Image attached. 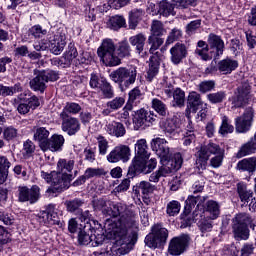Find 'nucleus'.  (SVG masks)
<instances>
[{
  "label": "nucleus",
  "mask_w": 256,
  "mask_h": 256,
  "mask_svg": "<svg viewBox=\"0 0 256 256\" xmlns=\"http://www.w3.org/2000/svg\"><path fill=\"white\" fill-rule=\"evenodd\" d=\"M105 217L117 219L112 230L114 241L119 251L124 255L133 249L137 243V232L139 231V220L137 213L129 209L127 204L121 202H110L109 209L104 210Z\"/></svg>",
  "instance_id": "obj_1"
},
{
  "label": "nucleus",
  "mask_w": 256,
  "mask_h": 256,
  "mask_svg": "<svg viewBox=\"0 0 256 256\" xmlns=\"http://www.w3.org/2000/svg\"><path fill=\"white\" fill-rule=\"evenodd\" d=\"M152 151H155L156 155L160 157L162 167L159 168L158 173L160 177H167L175 171H179L183 165V156L181 153H175L171 157V148L169 143L163 138H155L151 142Z\"/></svg>",
  "instance_id": "obj_2"
},
{
  "label": "nucleus",
  "mask_w": 256,
  "mask_h": 256,
  "mask_svg": "<svg viewBox=\"0 0 256 256\" xmlns=\"http://www.w3.org/2000/svg\"><path fill=\"white\" fill-rule=\"evenodd\" d=\"M255 231L256 225L253 218L247 213H240L233 219L232 231L236 241H247L249 239V227Z\"/></svg>",
  "instance_id": "obj_3"
},
{
  "label": "nucleus",
  "mask_w": 256,
  "mask_h": 256,
  "mask_svg": "<svg viewBox=\"0 0 256 256\" xmlns=\"http://www.w3.org/2000/svg\"><path fill=\"white\" fill-rule=\"evenodd\" d=\"M113 83L119 86L121 91H126L137 81V68L119 67L109 74Z\"/></svg>",
  "instance_id": "obj_4"
},
{
  "label": "nucleus",
  "mask_w": 256,
  "mask_h": 256,
  "mask_svg": "<svg viewBox=\"0 0 256 256\" xmlns=\"http://www.w3.org/2000/svg\"><path fill=\"white\" fill-rule=\"evenodd\" d=\"M97 53L106 67H117V65H121V59L115 55V43H113V40H103Z\"/></svg>",
  "instance_id": "obj_5"
},
{
  "label": "nucleus",
  "mask_w": 256,
  "mask_h": 256,
  "mask_svg": "<svg viewBox=\"0 0 256 256\" xmlns=\"http://www.w3.org/2000/svg\"><path fill=\"white\" fill-rule=\"evenodd\" d=\"M35 77L30 80V87L33 91H40L45 93L47 89V83L49 81H57L59 79V73L53 70H34Z\"/></svg>",
  "instance_id": "obj_6"
},
{
  "label": "nucleus",
  "mask_w": 256,
  "mask_h": 256,
  "mask_svg": "<svg viewBox=\"0 0 256 256\" xmlns=\"http://www.w3.org/2000/svg\"><path fill=\"white\" fill-rule=\"evenodd\" d=\"M224 152L225 150L221 149V146L214 142H209L208 144L201 146L196 153L197 168L205 171V169H207V161H209V157H211V155L215 156Z\"/></svg>",
  "instance_id": "obj_7"
},
{
  "label": "nucleus",
  "mask_w": 256,
  "mask_h": 256,
  "mask_svg": "<svg viewBox=\"0 0 256 256\" xmlns=\"http://www.w3.org/2000/svg\"><path fill=\"white\" fill-rule=\"evenodd\" d=\"M75 167V160L71 159H59L57 162V171L62 179V186L64 189H69V183L75 179V176L71 174Z\"/></svg>",
  "instance_id": "obj_8"
},
{
  "label": "nucleus",
  "mask_w": 256,
  "mask_h": 256,
  "mask_svg": "<svg viewBox=\"0 0 256 256\" xmlns=\"http://www.w3.org/2000/svg\"><path fill=\"white\" fill-rule=\"evenodd\" d=\"M191 238L187 234L173 237L168 244V253L172 256H181L189 249Z\"/></svg>",
  "instance_id": "obj_9"
},
{
  "label": "nucleus",
  "mask_w": 256,
  "mask_h": 256,
  "mask_svg": "<svg viewBox=\"0 0 256 256\" xmlns=\"http://www.w3.org/2000/svg\"><path fill=\"white\" fill-rule=\"evenodd\" d=\"M41 198V188L33 185L31 188L27 186H20L18 188V201L20 203H30L33 205Z\"/></svg>",
  "instance_id": "obj_10"
},
{
  "label": "nucleus",
  "mask_w": 256,
  "mask_h": 256,
  "mask_svg": "<svg viewBox=\"0 0 256 256\" xmlns=\"http://www.w3.org/2000/svg\"><path fill=\"white\" fill-rule=\"evenodd\" d=\"M255 118V110L252 107L245 109L242 116L235 118V127L237 133H247L253 125V119Z\"/></svg>",
  "instance_id": "obj_11"
},
{
  "label": "nucleus",
  "mask_w": 256,
  "mask_h": 256,
  "mask_svg": "<svg viewBox=\"0 0 256 256\" xmlns=\"http://www.w3.org/2000/svg\"><path fill=\"white\" fill-rule=\"evenodd\" d=\"M155 121H157V115H155V113L145 109H140L137 111L133 119L134 129L135 131H139L144 125H153Z\"/></svg>",
  "instance_id": "obj_12"
},
{
  "label": "nucleus",
  "mask_w": 256,
  "mask_h": 256,
  "mask_svg": "<svg viewBox=\"0 0 256 256\" xmlns=\"http://www.w3.org/2000/svg\"><path fill=\"white\" fill-rule=\"evenodd\" d=\"M131 159V148L127 145H119L116 146L108 155L107 161L109 163H119L122 161L123 163H127Z\"/></svg>",
  "instance_id": "obj_13"
},
{
  "label": "nucleus",
  "mask_w": 256,
  "mask_h": 256,
  "mask_svg": "<svg viewBox=\"0 0 256 256\" xmlns=\"http://www.w3.org/2000/svg\"><path fill=\"white\" fill-rule=\"evenodd\" d=\"M249 93H251V86L248 84L239 86L232 99V109L245 107V105H247V101H249Z\"/></svg>",
  "instance_id": "obj_14"
},
{
  "label": "nucleus",
  "mask_w": 256,
  "mask_h": 256,
  "mask_svg": "<svg viewBox=\"0 0 256 256\" xmlns=\"http://www.w3.org/2000/svg\"><path fill=\"white\" fill-rule=\"evenodd\" d=\"M62 119V131L67 133V135H77L81 131V122L75 117H70L69 115L60 114Z\"/></svg>",
  "instance_id": "obj_15"
},
{
  "label": "nucleus",
  "mask_w": 256,
  "mask_h": 256,
  "mask_svg": "<svg viewBox=\"0 0 256 256\" xmlns=\"http://www.w3.org/2000/svg\"><path fill=\"white\" fill-rule=\"evenodd\" d=\"M37 219L39 223H43L44 225H55L59 223V215H57V211H55V205L49 204L46 210H42L38 213Z\"/></svg>",
  "instance_id": "obj_16"
},
{
  "label": "nucleus",
  "mask_w": 256,
  "mask_h": 256,
  "mask_svg": "<svg viewBox=\"0 0 256 256\" xmlns=\"http://www.w3.org/2000/svg\"><path fill=\"white\" fill-rule=\"evenodd\" d=\"M208 45L210 49V53L212 57H221L223 55V51H225V42L221 38V36L216 34H209L208 35Z\"/></svg>",
  "instance_id": "obj_17"
},
{
  "label": "nucleus",
  "mask_w": 256,
  "mask_h": 256,
  "mask_svg": "<svg viewBox=\"0 0 256 256\" xmlns=\"http://www.w3.org/2000/svg\"><path fill=\"white\" fill-rule=\"evenodd\" d=\"M160 129L167 135H172V133H177L181 129V120L176 115L162 119L159 123Z\"/></svg>",
  "instance_id": "obj_18"
},
{
  "label": "nucleus",
  "mask_w": 256,
  "mask_h": 256,
  "mask_svg": "<svg viewBox=\"0 0 256 256\" xmlns=\"http://www.w3.org/2000/svg\"><path fill=\"white\" fill-rule=\"evenodd\" d=\"M187 54V46L178 42L170 49V60L174 65H179L187 57Z\"/></svg>",
  "instance_id": "obj_19"
},
{
  "label": "nucleus",
  "mask_w": 256,
  "mask_h": 256,
  "mask_svg": "<svg viewBox=\"0 0 256 256\" xmlns=\"http://www.w3.org/2000/svg\"><path fill=\"white\" fill-rule=\"evenodd\" d=\"M65 39H66L65 35L59 34V33L50 37V40H49L50 53H53V55H61V53H63V49H65V45H67V42L65 41Z\"/></svg>",
  "instance_id": "obj_20"
},
{
  "label": "nucleus",
  "mask_w": 256,
  "mask_h": 256,
  "mask_svg": "<svg viewBox=\"0 0 256 256\" xmlns=\"http://www.w3.org/2000/svg\"><path fill=\"white\" fill-rule=\"evenodd\" d=\"M41 177L46 181V183H51L53 189L56 191H63V179H61V175H59L56 171H52L51 173L41 171Z\"/></svg>",
  "instance_id": "obj_21"
},
{
  "label": "nucleus",
  "mask_w": 256,
  "mask_h": 256,
  "mask_svg": "<svg viewBox=\"0 0 256 256\" xmlns=\"http://www.w3.org/2000/svg\"><path fill=\"white\" fill-rule=\"evenodd\" d=\"M63 145H65V138L63 135L53 134L48 138V142H46V146H44L42 151H61V149H63Z\"/></svg>",
  "instance_id": "obj_22"
},
{
  "label": "nucleus",
  "mask_w": 256,
  "mask_h": 256,
  "mask_svg": "<svg viewBox=\"0 0 256 256\" xmlns=\"http://www.w3.org/2000/svg\"><path fill=\"white\" fill-rule=\"evenodd\" d=\"M32 131L34 133L33 139L37 141V143H39L40 149H42L43 151V149L45 148L49 140V135H50L49 130H47V128L45 127L34 126Z\"/></svg>",
  "instance_id": "obj_23"
},
{
  "label": "nucleus",
  "mask_w": 256,
  "mask_h": 256,
  "mask_svg": "<svg viewBox=\"0 0 256 256\" xmlns=\"http://www.w3.org/2000/svg\"><path fill=\"white\" fill-rule=\"evenodd\" d=\"M145 159L149 158L136 156L132 160V164L128 168V175H130V177H135V175H139V173H144L145 175Z\"/></svg>",
  "instance_id": "obj_24"
},
{
  "label": "nucleus",
  "mask_w": 256,
  "mask_h": 256,
  "mask_svg": "<svg viewBox=\"0 0 256 256\" xmlns=\"http://www.w3.org/2000/svg\"><path fill=\"white\" fill-rule=\"evenodd\" d=\"M239 67V62L231 58H226L218 62V70L222 75H231L232 71H235Z\"/></svg>",
  "instance_id": "obj_25"
},
{
  "label": "nucleus",
  "mask_w": 256,
  "mask_h": 256,
  "mask_svg": "<svg viewBox=\"0 0 256 256\" xmlns=\"http://www.w3.org/2000/svg\"><path fill=\"white\" fill-rule=\"evenodd\" d=\"M238 171L253 175L256 171V157L244 158L237 163Z\"/></svg>",
  "instance_id": "obj_26"
},
{
  "label": "nucleus",
  "mask_w": 256,
  "mask_h": 256,
  "mask_svg": "<svg viewBox=\"0 0 256 256\" xmlns=\"http://www.w3.org/2000/svg\"><path fill=\"white\" fill-rule=\"evenodd\" d=\"M204 211L208 214L209 219L214 221V219H217L219 215H221V206L219 205V202L209 200L205 204Z\"/></svg>",
  "instance_id": "obj_27"
},
{
  "label": "nucleus",
  "mask_w": 256,
  "mask_h": 256,
  "mask_svg": "<svg viewBox=\"0 0 256 256\" xmlns=\"http://www.w3.org/2000/svg\"><path fill=\"white\" fill-rule=\"evenodd\" d=\"M159 65V56L152 55L150 57L149 69L146 76L147 81H153V79L157 77L159 74Z\"/></svg>",
  "instance_id": "obj_28"
},
{
  "label": "nucleus",
  "mask_w": 256,
  "mask_h": 256,
  "mask_svg": "<svg viewBox=\"0 0 256 256\" xmlns=\"http://www.w3.org/2000/svg\"><path fill=\"white\" fill-rule=\"evenodd\" d=\"M207 198L205 196H193L190 195L188 196V198L185 201V213L189 214L191 213V211H193V209H195V205H197V207H199L200 205H202L203 203H205V200Z\"/></svg>",
  "instance_id": "obj_29"
},
{
  "label": "nucleus",
  "mask_w": 256,
  "mask_h": 256,
  "mask_svg": "<svg viewBox=\"0 0 256 256\" xmlns=\"http://www.w3.org/2000/svg\"><path fill=\"white\" fill-rule=\"evenodd\" d=\"M107 133L113 137H124L127 131L121 122L113 121L107 125Z\"/></svg>",
  "instance_id": "obj_30"
},
{
  "label": "nucleus",
  "mask_w": 256,
  "mask_h": 256,
  "mask_svg": "<svg viewBox=\"0 0 256 256\" xmlns=\"http://www.w3.org/2000/svg\"><path fill=\"white\" fill-rule=\"evenodd\" d=\"M143 15H145V12L142 9H133L129 12V29H137V25H139V22L143 19Z\"/></svg>",
  "instance_id": "obj_31"
},
{
  "label": "nucleus",
  "mask_w": 256,
  "mask_h": 256,
  "mask_svg": "<svg viewBox=\"0 0 256 256\" xmlns=\"http://www.w3.org/2000/svg\"><path fill=\"white\" fill-rule=\"evenodd\" d=\"M147 37L143 33L136 34L129 38L130 44L136 48L137 53H143Z\"/></svg>",
  "instance_id": "obj_32"
},
{
  "label": "nucleus",
  "mask_w": 256,
  "mask_h": 256,
  "mask_svg": "<svg viewBox=\"0 0 256 256\" xmlns=\"http://www.w3.org/2000/svg\"><path fill=\"white\" fill-rule=\"evenodd\" d=\"M255 151H256V141L253 138L241 146V148L237 152L236 157H238V159H241L242 157H247V155H253Z\"/></svg>",
  "instance_id": "obj_33"
},
{
  "label": "nucleus",
  "mask_w": 256,
  "mask_h": 256,
  "mask_svg": "<svg viewBox=\"0 0 256 256\" xmlns=\"http://www.w3.org/2000/svg\"><path fill=\"white\" fill-rule=\"evenodd\" d=\"M126 22L125 18L120 15H115L109 18L107 21L108 29H112V31H119L122 27H125Z\"/></svg>",
  "instance_id": "obj_34"
},
{
  "label": "nucleus",
  "mask_w": 256,
  "mask_h": 256,
  "mask_svg": "<svg viewBox=\"0 0 256 256\" xmlns=\"http://www.w3.org/2000/svg\"><path fill=\"white\" fill-rule=\"evenodd\" d=\"M135 152L137 157H143L144 159H149V146H147V140L140 139L135 144Z\"/></svg>",
  "instance_id": "obj_35"
},
{
  "label": "nucleus",
  "mask_w": 256,
  "mask_h": 256,
  "mask_svg": "<svg viewBox=\"0 0 256 256\" xmlns=\"http://www.w3.org/2000/svg\"><path fill=\"white\" fill-rule=\"evenodd\" d=\"M159 15H162L163 17H169V15H175V3L172 4L168 1H161L159 3V9H158Z\"/></svg>",
  "instance_id": "obj_36"
},
{
  "label": "nucleus",
  "mask_w": 256,
  "mask_h": 256,
  "mask_svg": "<svg viewBox=\"0 0 256 256\" xmlns=\"http://www.w3.org/2000/svg\"><path fill=\"white\" fill-rule=\"evenodd\" d=\"M152 108L160 117H167L169 115V108H167V104L161 101L158 98L152 99Z\"/></svg>",
  "instance_id": "obj_37"
},
{
  "label": "nucleus",
  "mask_w": 256,
  "mask_h": 256,
  "mask_svg": "<svg viewBox=\"0 0 256 256\" xmlns=\"http://www.w3.org/2000/svg\"><path fill=\"white\" fill-rule=\"evenodd\" d=\"M85 202H83V200L79 199V198H75L73 200H67L64 205L67 209V211H69V213H81V207H83Z\"/></svg>",
  "instance_id": "obj_38"
},
{
  "label": "nucleus",
  "mask_w": 256,
  "mask_h": 256,
  "mask_svg": "<svg viewBox=\"0 0 256 256\" xmlns=\"http://www.w3.org/2000/svg\"><path fill=\"white\" fill-rule=\"evenodd\" d=\"M2 135L4 141H15L17 137H19V129L13 127V126H6L2 128Z\"/></svg>",
  "instance_id": "obj_39"
},
{
  "label": "nucleus",
  "mask_w": 256,
  "mask_h": 256,
  "mask_svg": "<svg viewBox=\"0 0 256 256\" xmlns=\"http://www.w3.org/2000/svg\"><path fill=\"white\" fill-rule=\"evenodd\" d=\"M95 240L96 245H101L103 243V240L97 239L96 236H90L85 232L84 230H80L78 233V243L79 245H89L91 241Z\"/></svg>",
  "instance_id": "obj_40"
},
{
  "label": "nucleus",
  "mask_w": 256,
  "mask_h": 256,
  "mask_svg": "<svg viewBox=\"0 0 256 256\" xmlns=\"http://www.w3.org/2000/svg\"><path fill=\"white\" fill-rule=\"evenodd\" d=\"M237 193L239 195L241 203L249 200V197H252L253 190L247 188L245 183H238L237 184Z\"/></svg>",
  "instance_id": "obj_41"
},
{
  "label": "nucleus",
  "mask_w": 256,
  "mask_h": 256,
  "mask_svg": "<svg viewBox=\"0 0 256 256\" xmlns=\"http://www.w3.org/2000/svg\"><path fill=\"white\" fill-rule=\"evenodd\" d=\"M152 231L162 245L167 243L169 231L166 228L158 224L152 228Z\"/></svg>",
  "instance_id": "obj_42"
},
{
  "label": "nucleus",
  "mask_w": 256,
  "mask_h": 256,
  "mask_svg": "<svg viewBox=\"0 0 256 256\" xmlns=\"http://www.w3.org/2000/svg\"><path fill=\"white\" fill-rule=\"evenodd\" d=\"M173 107H185V91L181 88H176L172 94Z\"/></svg>",
  "instance_id": "obj_43"
},
{
  "label": "nucleus",
  "mask_w": 256,
  "mask_h": 256,
  "mask_svg": "<svg viewBox=\"0 0 256 256\" xmlns=\"http://www.w3.org/2000/svg\"><path fill=\"white\" fill-rule=\"evenodd\" d=\"M200 105H203L201 95L197 92H190L188 95V106L190 107V109H193V111H197Z\"/></svg>",
  "instance_id": "obj_44"
},
{
  "label": "nucleus",
  "mask_w": 256,
  "mask_h": 256,
  "mask_svg": "<svg viewBox=\"0 0 256 256\" xmlns=\"http://www.w3.org/2000/svg\"><path fill=\"white\" fill-rule=\"evenodd\" d=\"M180 211L181 203L177 200L170 201L166 206V213L169 215V217H175L176 215H179Z\"/></svg>",
  "instance_id": "obj_45"
},
{
  "label": "nucleus",
  "mask_w": 256,
  "mask_h": 256,
  "mask_svg": "<svg viewBox=\"0 0 256 256\" xmlns=\"http://www.w3.org/2000/svg\"><path fill=\"white\" fill-rule=\"evenodd\" d=\"M116 53L119 59L129 57L131 55V46H129V42L127 41L120 42L116 50Z\"/></svg>",
  "instance_id": "obj_46"
},
{
  "label": "nucleus",
  "mask_w": 256,
  "mask_h": 256,
  "mask_svg": "<svg viewBox=\"0 0 256 256\" xmlns=\"http://www.w3.org/2000/svg\"><path fill=\"white\" fill-rule=\"evenodd\" d=\"M138 193H141L142 195H153V191H155V185L150 184L147 181H141L137 185Z\"/></svg>",
  "instance_id": "obj_47"
},
{
  "label": "nucleus",
  "mask_w": 256,
  "mask_h": 256,
  "mask_svg": "<svg viewBox=\"0 0 256 256\" xmlns=\"http://www.w3.org/2000/svg\"><path fill=\"white\" fill-rule=\"evenodd\" d=\"M109 203H111V201L105 200L103 198L94 199L92 200V207L94 211H102V213L105 215L104 211L109 209Z\"/></svg>",
  "instance_id": "obj_48"
},
{
  "label": "nucleus",
  "mask_w": 256,
  "mask_h": 256,
  "mask_svg": "<svg viewBox=\"0 0 256 256\" xmlns=\"http://www.w3.org/2000/svg\"><path fill=\"white\" fill-rule=\"evenodd\" d=\"M100 91L103 99H113V97H115V90L113 89L111 83H109L107 80L100 88Z\"/></svg>",
  "instance_id": "obj_49"
},
{
  "label": "nucleus",
  "mask_w": 256,
  "mask_h": 256,
  "mask_svg": "<svg viewBox=\"0 0 256 256\" xmlns=\"http://www.w3.org/2000/svg\"><path fill=\"white\" fill-rule=\"evenodd\" d=\"M233 131H235V127L231 125V122L227 116H223L222 124L219 129L220 135H228V133H233Z\"/></svg>",
  "instance_id": "obj_50"
},
{
  "label": "nucleus",
  "mask_w": 256,
  "mask_h": 256,
  "mask_svg": "<svg viewBox=\"0 0 256 256\" xmlns=\"http://www.w3.org/2000/svg\"><path fill=\"white\" fill-rule=\"evenodd\" d=\"M84 161L87 163H95L97 159V149L92 147H86L83 151Z\"/></svg>",
  "instance_id": "obj_51"
},
{
  "label": "nucleus",
  "mask_w": 256,
  "mask_h": 256,
  "mask_svg": "<svg viewBox=\"0 0 256 256\" xmlns=\"http://www.w3.org/2000/svg\"><path fill=\"white\" fill-rule=\"evenodd\" d=\"M79 111H81V105L75 102H68L60 115H69V113H71L72 115H77Z\"/></svg>",
  "instance_id": "obj_52"
},
{
  "label": "nucleus",
  "mask_w": 256,
  "mask_h": 256,
  "mask_svg": "<svg viewBox=\"0 0 256 256\" xmlns=\"http://www.w3.org/2000/svg\"><path fill=\"white\" fill-rule=\"evenodd\" d=\"M226 98H227V94L224 91L210 93L207 95L208 101H210V103H213V104L223 103V101H225Z\"/></svg>",
  "instance_id": "obj_53"
},
{
  "label": "nucleus",
  "mask_w": 256,
  "mask_h": 256,
  "mask_svg": "<svg viewBox=\"0 0 256 256\" xmlns=\"http://www.w3.org/2000/svg\"><path fill=\"white\" fill-rule=\"evenodd\" d=\"M198 227L202 233V237H205L207 236V233H211V231H213V222L208 219H202L199 222Z\"/></svg>",
  "instance_id": "obj_54"
},
{
  "label": "nucleus",
  "mask_w": 256,
  "mask_h": 256,
  "mask_svg": "<svg viewBox=\"0 0 256 256\" xmlns=\"http://www.w3.org/2000/svg\"><path fill=\"white\" fill-rule=\"evenodd\" d=\"M106 81L107 79L100 78L97 74H91L89 85L91 89H101Z\"/></svg>",
  "instance_id": "obj_55"
},
{
  "label": "nucleus",
  "mask_w": 256,
  "mask_h": 256,
  "mask_svg": "<svg viewBox=\"0 0 256 256\" xmlns=\"http://www.w3.org/2000/svg\"><path fill=\"white\" fill-rule=\"evenodd\" d=\"M181 37H183V32L181 31V29H172L166 39V45H172V43H175V41H179Z\"/></svg>",
  "instance_id": "obj_56"
},
{
  "label": "nucleus",
  "mask_w": 256,
  "mask_h": 256,
  "mask_svg": "<svg viewBox=\"0 0 256 256\" xmlns=\"http://www.w3.org/2000/svg\"><path fill=\"white\" fill-rule=\"evenodd\" d=\"M125 105V98L123 97H116L113 100L107 102L106 106L111 109L112 111H117L121 109Z\"/></svg>",
  "instance_id": "obj_57"
},
{
  "label": "nucleus",
  "mask_w": 256,
  "mask_h": 256,
  "mask_svg": "<svg viewBox=\"0 0 256 256\" xmlns=\"http://www.w3.org/2000/svg\"><path fill=\"white\" fill-rule=\"evenodd\" d=\"M145 244L147 247H150V249H157V247H161V245H163L154 233L146 236Z\"/></svg>",
  "instance_id": "obj_58"
},
{
  "label": "nucleus",
  "mask_w": 256,
  "mask_h": 256,
  "mask_svg": "<svg viewBox=\"0 0 256 256\" xmlns=\"http://www.w3.org/2000/svg\"><path fill=\"white\" fill-rule=\"evenodd\" d=\"M148 43L151 45L150 53L153 55V53H155V51H157V49L164 43V40L157 36H149Z\"/></svg>",
  "instance_id": "obj_59"
},
{
  "label": "nucleus",
  "mask_w": 256,
  "mask_h": 256,
  "mask_svg": "<svg viewBox=\"0 0 256 256\" xmlns=\"http://www.w3.org/2000/svg\"><path fill=\"white\" fill-rule=\"evenodd\" d=\"M199 29H201V20H193L189 24H187L186 33L189 36L195 35L197 31H199Z\"/></svg>",
  "instance_id": "obj_60"
},
{
  "label": "nucleus",
  "mask_w": 256,
  "mask_h": 256,
  "mask_svg": "<svg viewBox=\"0 0 256 256\" xmlns=\"http://www.w3.org/2000/svg\"><path fill=\"white\" fill-rule=\"evenodd\" d=\"M101 175H107V172L101 168H88L85 170L84 176L86 179H91L93 177H101Z\"/></svg>",
  "instance_id": "obj_61"
},
{
  "label": "nucleus",
  "mask_w": 256,
  "mask_h": 256,
  "mask_svg": "<svg viewBox=\"0 0 256 256\" xmlns=\"http://www.w3.org/2000/svg\"><path fill=\"white\" fill-rule=\"evenodd\" d=\"M98 141V149H99V155H107V151L109 150V142L105 137L103 136H98L97 137Z\"/></svg>",
  "instance_id": "obj_62"
},
{
  "label": "nucleus",
  "mask_w": 256,
  "mask_h": 256,
  "mask_svg": "<svg viewBox=\"0 0 256 256\" xmlns=\"http://www.w3.org/2000/svg\"><path fill=\"white\" fill-rule=\"evenodd\" d=\"M165 29H163V23L159 20H154L151 25V33L154 37H159L163 34Z\"/></svg>",
  "instance_id": "obj_63"
},
{
  "label": "nucleus",
  "mask_w": 256,
  "mask_h": 256,
  "mask_svg": "<svg viewBox=\"0 0 256 256\" xmlns=\"http://www.w3.org/2000/svg\"><path fill=\"white\" fill-rule=\"evenodd\" d=\"M35 153V144L31 140H26L23 143V155L24 157H31Z\"/></svg>",
  "instance_id": "obj_64"
}]
</instances>
